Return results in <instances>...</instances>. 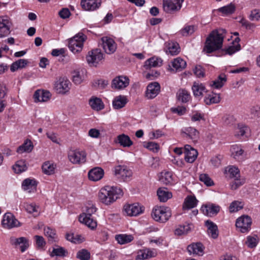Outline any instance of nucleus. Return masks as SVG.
<instances>
[{
  "mask_svg": "<svg viewBox=\"0 0 260 260\" xmlns=\"http://www.w3.org/2000/svg\"><path fill=\"white\" fill-rule=\"evenodd\" d=\"M122 194V190L120 188L106 186L101 189L98 197L101 202L109 205L114 203Z\"/></svg>",
  "mask_w": 260,
  "mask_h": 260,
  "instance_id": "obj_1",
  "label": "nucleus"
},
{
  "mask_svg": "<svg viewBox=\"0 0 260 260\" xmlns=\"http://www.w3.org/2000/svg\"><path fill=\"white\" fill-rule=\"evenodd\" d=\"M223 36L218 31L213 30L207 38L204 50L207 53H211L221 48Z\"/></svg>",
  "mask_w": 260,
  "mask_h": 260,
  "instance_id": "obj_2",
  "label": "nucleus"
},
{
  "mask_svg": "<svg viewBox=\"0 0 260 260\" xmlns=\"http://www.w3.org/2000/svg\"><path fill=\"white\" fill-rule=\"evenodd\" d=\"M172 215L170 208L164 206H155L152 210L151 216L156 221L165 223Z\"/></svg>",
  "mask_w": 260,
  "mask_h": 260,
  "instance_id": "obj_3",
  "label": "nucleus"
},
{
  "mask_svg": "<svg viewBox=\"0 0 260 260\" xmlns=\"http://www.w3.org/2000/svg\"><path fill=\"white\" fill-rule=\"evenodd\" d=\"M86 38V36L82 32H79L69 40L68 46L70 50L74 53L80 52Z\"/></svg>",
  "mask_w": 260,
  "mask_h": 260,
  "instance_id": "obj_4",
  "label": "nucleus"
},
{
  "mask_svg": "<svg viewBox=\"0 0 260 260\" xmlns=\"http://www.w3.org/2000/svg\"><path fill=\"white\" fill-rule=\"evenodd\" d=\"M184 0H163L164 11L168 14H174L181 10Z\"/></svg>",
  "mask_w": 260,
  "mask_h": 260,
  "instance_id": "obj_5",
  "label": "nucleus"
},
{
  "mask_svg": "<svg viewBox=\"0 0 260 260\" xmlns=\"http://www.w3.org/2000/svg\"><path fill=\"white\" fill-rule=\"evenodd\" d=\"M4 228L10 229L21 225L20 222L15 218L11 213L8 212L5 214L2 221Z\"/></svg>",
  "mask_w": 260,
  "mask_h": 260,
  "instance_id": "obj_6",
  "label": "nucleus"
},
{
  "mask_svg": "<svg viewBox=\"0 0 260 260\" xmlns=\"http://www.w3.org/2000/svg\"><path fill=\"white\" fill-rule=\"evenodd\" d=\"M102 47L105 52L108 54L114 53L117 48V45L114 40L108 37H103L101 39Z\"/></svg>",
  "mask_w": 260,
  "mask_h": 260,
  "instance_id": "obj_7",
  "label": "nucleus"
},
{
  "mask_svg": "<svg viewBox=\"0 0 260 260\" xmlns=\"http://www.w3.org/2000/svg\"><path fill=\"white\" fill-rule=\"evenodd\" d=\"M103 59V54L99 49L91 50L86 56V60L90 66H96Z\"/></svg>",
  "mask_w": 260,
  "mask_h": 260,
  "instance_id": "obj_8",
  "label": "nucleus"
},
{
  "mask_svg": "<svg viewBox=\"0 0 260 260\" xmlns=\"http://www.w3.org/2000/svg\"><path fill=\"white\" fill-rule=\"evenodd\" d=\"M12 23L7 16H0V38H4L10 34Z\"/></svg>",
  "mask_w": 260,
  "mask_h": 260,
  "instance_id": "obj_9",
  "label": "nucleus"
},
{
  "mask_svg": "<svg viewBox=\"0 0 260 260\" xmlns=\"http://www.w3.org/2000/svg\"><path fill=\"white\" fill-rule=\"evenodd\" d=\"M251 223V219L249 216L243 215L237 219L236 226L242 233H245L249 231Z\"/></svg>",
  "mask_w": 260,
  "mask_h": 260,
  "instance_id": "obj_10",
  "label": "nucleus"
},
{
  "mask_svg": "<svg viewBox=\"0 0 260 260\" xmlns=\"http://www.w3.org/2000/svg\"><path fill=\"white\" fill-rule=\"evenodd\" d=\"M68 158L72 164H82L86 161V154L84 151L72 150L68 154Z\"/></svg>",
  "mask_w": 260,
  "mask_h": 260,
  "instance_id": "obj_11",
  "label": "nucleus"
},
{
  "mask_svg": "<svg viewBox=\"0 0 260 260\" xmlns=\"http://www.w3.org/2000/svg\"><path fill=\"white\" fill-rule=\"evenodd\" d=\"M114 174L116 177L123 181H128L132 176V171L124 166H117L115 168Z\"/></svg>",
  "mask_w": 260,
  "mask_h": 260,
  "instance_id": "obj_12",
  "label": "nucleus"
},
{
  "mask_svg": "<svg viewBox=\"0 0 260 260\" xmlns=\"http://www.w3.org/2000/svg\"><path fill=\"white\" fill-rule=\"evenodd\" d=\"M71 83L64 78H60L55 83V89L58 93L65 94L70 89Z\"/></svg>",
  "mask_w": 260,
  "mask_h": 260,
  "instance_id": "obj_13",
  "label": "nucleus"
},
{
  "mask_svg": "<svg viewBox=\"0 0 260 260\" xmlns=\"http://www.w3.org/2000/svg\"><path fill=\"white\" fill-rule=\"evenodd\" d=\"M10 243L14 245L16 248L18 246L22 252L25 251L29 247V243L28 240L24 237H20L16 238L12 237L10 239Z\"/></svg>",
  "mask_w": 260,
  "mask_h": 260,
  "instance_id": "obj_14",
  "label": "nucleus"
},
{
  "mask_svg": "<svg viewBox=\"0 0 260 260\" xmlns=\"http://www.w3.org/2000/svg\"><path fill=\"white\" fill-rule=\"evenodd\" d=\"M129 84V79L126 77L118 76L112 82L111 87L115 89H121L127 87Z\"/></svg>",
  "mask_w": 260,
  "mask_h": 260,
  "instance_id": "obj_15",
  "label": "nucleus"
},
{
  "mask_svg": "<svg viewBox=\"0 0 260 260\" xmlns=\"http://www.w3.org/2000/svg\"><path fill=\"white\" fill-rule=\"evenodd\" d=\"M160 85L157 82H152L148 84L146 91V96L149 99L154 98L160 91Z\"/></svg>",
  "mask_w": 260,
  "mask_h": 260,
  "instance_id": "obj_16",
  "label": "nucleus"
},
{
  "mask_svg": "<svg viewBox=\"0 0 260 260\" xmlns=\"http://www.w3.org/2000/svg\"><path fill=\"white\" fill-rule=\"evenodd\" d=\"M220 207L218 205L213 204H209L201 207V210L205 214L212 217L217 214L220 211Z\"/></svg>",
  "mask_w": 260,
  "mask_h": 260,
  "instance_id": "obj_17",
  "label": "nucleus"
},
{
  "mask_svg": "<svg viewBox=\"0 0 260 260\" xmlns=\"http://www.w3.org/2000/svg\"><path fill=\"white\" fill-rule=\"evenodd\" d=\"M184 153L185 154V159L187 162L189 163L193 162L196 159L198 154L197 150L189 145H186L185 146Z\"/></svg>",
  "mask_w": 260,
  "mask_h": 260,
  "instance_id": "obj_18",
  "label": "nucleus"
},
{
  "mask_svg": "<svg viewBox=\"0 0 260 260\" xmlns=\"http://www.w3.org/2000/svg\"><path fill=\"white\" fill-rule=\"evenodd\" d=\"M181 133L183 137L189 138L193 142L197 141L199 138V132L192 127L185 128L181 131Z\"/></svg>",
  "mask_w": 260,
  "mask_h": 260,
  "instance_id": "obj_19",
  "label": "nucleus"
},
{
  "mask_svg": "<svg viewBox=\"0 0 260 260\" xmlns=\"http://www.w3.org/2000/svg\"><path fill=\"white\" fill-rule=\"evenodd\" d=\"M124 210L128 216H137L142 213V207L138 204H127L124 206Z\"/></svg>",
  "mask_w": 260,
  "mask_h": 260,
  "instance_id": "obj_20",
  "label": "nucleus"
},
{
  "mask_svg": "<svg viewBox=\"0 0 260 260\" xmlns=\"http://www.w3.org/2000/svg\"><path fill=\"white\" fill-rule=\"evenodd\" d=\"M104 175V171L100 167H95L91 169L88 173L89 179L93 181H98L101 180Z\"/></svg>",
  "mask_w": 260,
  "mask_h": 260,
  "instance_id": "obj_21",
  "label": "nucleus"
},
{
  "mask_svg": "<svg viewBox=\"0 0 260 260\" xmlns=\"http://www.w3.org/2000/svg\"><path fill=\"white\" fill-rule=\"evenodd\" d=\"M51 96V93L48 90H37L34 94L36 102H46L48 101Z\"/></svg>",
  "mask_w": 260,
  "mask_h": 260,
  "instance_id": "obj_22",
  "label": "nucleus"
},
{
  "mask_svg": "<svg viewBox=\"0 0 260 260\" xmlns=\"http://www.w3.org/2000/svg\"><path fill=\"white\" fill-rule=\"evenodd\" d=\"M81 5L86 11H94L101 6V0H81Z\"/></svg>",
  "mask_w": 260,
  "mask_h": 260,
  "instance_id": "obj_23",
  "label": "nucleus"
},
{
  "mask_svg": "<svg viewBox=\"0 0 260 260\" xmlns=\"http://www.w3.org/2000/svg\"><path fill=\"white\" fill-rule=\"evenodd\" d=\"M187 251L190 254L198 255H203L204 247L200 242L193 243L187 246Z\"/></svg>",
  "mask_w": 260,
  "mask_h": 260,
  "instance_id": "obj_24",
  "label": "nucleus"
},
{
  "mask_svg": "<svg viewBox=\"0 0 260 260\" xmlns=\"http://www.w3.org/2000/svg\"><path fill=\"white\" fill-rule=\"evenodd\" d=\"M37 184L38 183L35 179L26 178L22 182V188L30 193L37 190Z\"/></svg>",
  "mask_w": 260,
  "mask_h": 260,
  "instance_id": "obj_25",
  "label": "nucleus"
},
{
  "mask_svg": "<svg viewBox=\"0 0 260 260\" xmlns=\"http://www.w3.org/2000/svg\"><path fill=\"white\" fill-rule=\"evenodd\" d=\"M162 62L161 58L154 56L145 61L144 68L146 70H148L151 68L159 67L162 64Z\"/></svg>",
  "mask_w": 260,
  "mask_h": 260,
  "instance_id": "obj_26",
  "label": "nucleus"
},
{
  "mask_svg": "<svg viewBox=\"0 0 260 260\" xmlns=\"http://www.w3.org/2000/svg\"><path fill=\"white\" fill-rule=\"evenodd\" d=\"M205 225L207 228L208 235L213 239H216L218 236V230L217 225L210 220L205 221Z\"/></svg>",
  "mask_w": 260,
  "mask_h": 260,
  "instance_id": "obj_27",
  "label": "nucleus"
},
{
  "mask_svg": "<svg viewBox=\"0 0 260 260\" xmlns=\"http://www.w3.org/2000/svg\"><path fill=\"white\" fill-rule=\"evenodd\" d=\"M157 250L155 249H146L141 250L137 256V260L148 259L156 256Z\"/></svg>",
  "mask_w": 260,
  "mask_h": 260,
  "instance_id": "obj_28",
  "label": "nucleus"
},
{
  "mask_svg": "<svg viewBox=\"0 0 260 260\" xmlns=\"http://www.w3.org/2000/svg\"><path fill=\"white\" fill-rule=\"evenodd\" d=\"M79 220L80 222L84 223L91 230L95 229L97 226V222L90 216L85 215H80L79 217Z\"/></svg>",
  "mask_w": 260,
  "mask_h": 260,
  "instance_id": "obj_29",
  "label": "nucleus"
},
{
  "mask_svg": "<svg viewBox=\"0 0 260 260\" xmlns=\"http://www.w3.org/2000/svg\"><path fill=\"white\" fill-rule=\"evenodd\" d=\"M115 142L123 147H129L133 144V142L129 137L123 134L118 135Z\"/></svg>",
  "mask_w": 260,
  "mask_h": 260,
  "instance_id": "obj_30",
  "label": "nucleus"
},
{
  "mask_svg": "<svg viewBox=\"0 0 260 260\" xmlns=\"http://www.w3.org/2000/svg\"><path fill=\"white\" fill-rule=\"evenodd\" d=\"M127 102L126 96L119 95L116 96L113 101V107L115 109H119L125 106Z\"/></svg>",
  "mask_w": 260,
  "mask_h": 260,
  "instance_id": "obj_31",
  "label": "nucleus"
},
{
  "mask_svg": "<svg viewBox=\"0 0 260 260\" xmlns=\"http://www.w3.org/2000/svg\"><path fill=\"white\" fill-rule=\"evenodd\" d=\"M158 199L160 202H165L172 197V193L166 188H159L157 191Z\"/></svg>",
  "mask_w": 260,
  "mask_h": 260,
  "instance_id": "obj_32",
  "label": "nucleus"
},
{
  "mask_svg": "<svg viewBox=\"0 0 260 260\" xmlns=\"http://www.w3.org/2000/svg\"><path fill=\"white\" fill-rule=\"evenodd\" d=\"M198 202L194 196H188L185 199L183 208V209H192L197 206Z\"/></svg>",
  "mask_w": 260,
  "mask_h": 260,
  "instance_id": "obj_33",
  "label": "nucleus"
},
{
  "mask_svg": "<svg viewBox=\"0 0 260 260\" xmlns=\"http://www.w3.org/2000/svg\"><path fill=\"white\" fill-rule=\"evenodd\" d=\"M44 234L48 238V242L52 244L57 240V236L54 230L49 227L45 228L44 229Z\"/></svg>",
  "mask_w": 260,
  "mask_h": 260,
  "instance_id": "obj_34",
  "label": "nucleus"
},
{
  "mask_svg": "<svg viewBox=\"0 0 260 260\" xmlns=\"http://www.w3.org/2000/svg\"><path fill=\"white\" fill-rule=\"evenodd\" d=\"M89 104L92 109L97 111L101 110L104 108V105L102 100L96 97L92 96L89 100Z\"/></svg>",
  "mask_w": 260,
  "mask_h": 260,
  "instance_id": "obj_35",
  "label": "nucleus"
},
{
  "mask_svg": "<svg viewBox=\"0 0 260 260\" xmlns=\"http://www.w3.org/2000/svg\"><path fill=\"white\" fill-rule=\"evenodd\" d=\"M226 80V75L224 74H222L218 77L217 79L212 81V83L210 84V85L216 89H219L223 86Z\"/></svg>",
  "mask_w": 260,
  "mask_h": 260,
  "instance_id": "obj_36",
  "label": "nucleus"
},
{
  "mask_svg": "<svg viewBox=\"0 0 260 260\" xmlns=\"http://www.w3.org/2000/svg\"><path fill=\"white\" fill-rule=\"evenodd\" d=\"M177 98L182 103H186L190 99V95L186 90L184 89H180L177 93Z\"/></svg>",
  "mask_w": 260,
  "mask_h": 260,
  "instance_id": "obj_37",
  "label": "nucleus"
},
{
  "mask_svg": "<svg viewBox=\"0 0 260 260\" xmlns=\"http://www.w3.org/2000/svg\"><path fill=\"white\" fill-rule=\"evenodd\" d=\"M231 156L235 159L239 160L244 152V150L240 146L237 145H233L231 148Z\"/></svg>",
  "mask_w": 260,
  "mask_h": 260,
  "instance_id": "obj_38",
  "label": "nucleus"
},
{
  "mask_svg": "<svg viewBox=\"0 0 260 260\" xmlns=\"http://www.w3.org/2000/svg\"><path fill=\"white\" fill-rule=\"evenodd\" d=\"M28 61L25 59H20L13 62L10 67V70L14 72L19 69H22L27 64Z\"/></svg>",
  "mask_w": 260,
  "mask_h": 260,
  "instance_id": "obj_39",
  "label": "nucleus"
},
{
  "mask_svg": "<svg viewBox=\"0 0 260 260\" xmlns=\"http://www.w3.org/2000/svg\"><path fill=\"white\" fill-rule=\"evenodd\" d=\"M225 172L226 174L229 175L231 178H239L240 176L239 169L235 166H228L226 168Z\"/></svg>",
  "mask_w": 260,
  "mask_h": 260,
  "instance_id": "obj_40",
  "label": "nucleus"
},
{
  "mask_svg": "<svg viewBox=\"0 0 260 260\" xmlns=\"http://www.w3.org/2000/svg\"><path fill=\"white\" fill-rule=\"evenodd\" d=\"M172 64L176 71H181L186 67V63L183 59L177 57L173 60Z\"/></svg>",
  "mask_w": 260,
  "mask_h": 260,
  "instance_id": "obj_41",
  "label": "nucleus"
},
{
  "mask_svg": "<svg viewBox=\"0 0 260 260\" xmlns=\"http://www.w3.org/2000/svg\"><path fill=\"white\" fill-rule=\"evenodd\" d=\"M42 169L45 174L50 175L54 173L55 166L53 163L46 161L42 165Z\"/></svg>",
  "mask_w": 260,
  "mask_h": 260,
  "instance_id": "obj_42",
  "label": "nucleus"
},
{
  "mask_svg": "<svg viewBox=\"0 0 260 260\" xmlns=\"http://www.w3.org/2000/svg\"><path fill=\"white\" fill-rule=\"evenodd\" d=\"M220 101V98L219 94L214 93L207 95L204 99V101L207 105L217 104L219 103Z\"/></svg>",
  "mask_w": 260,
  "mask_h": 260,
  "instance_id": "obj_43",
  "label": "nucleus"
},
{
  "mask_svg": "<svg viewBox=\"0 0 260 260\" xmlns=\"http://www.w3.org/2000/svg\"><path fill=\"white\" fill-rule=\"evenodd\" d=\"M27 167L26 162L23 160L17 161L13 167L15 173L19 174L26 170Z\"/></svg>",
  "mask_w": 260,
  "mask_h": 260,
  "instance_id": "obj_44",
  "label": "nucleus"
},
{
  "mask_svg": "<svg viewBox=\"0 0 260 260\" xmlns=\"http://www.w3.org/2000/svg\"><path fill=\"white\" fill-rule=\"evenodd\" d=\"M115 239L120 244H124L133 240L134 237L131 235L121 234L116 235Z\"/></svg>",
  "mask_w": 260,
  "mask_h": 260,
  "instance_id": "obj_45",
  "label": "nucleus"
},
{
  "mask_svg": "<svg viewBox=\"0 0 260 260\" xmlns=\"http://www.w3.org/2000/svg\"><path fill=\"white\" fill-rule=\"evenodd\" d=\"M160 181L164 184L168 185L173 182V175L170 172H165L161 173Z\"/></svg>",
  "mask_w": 260,
  "mask_h": 260,
  "instance_id": "obj_46",
  "label": "nucleus"
},
{
  "mask_svg": "<svg viewBox=\"0 0 260 260\" xmlns=\"http://www.w3.org/2000/svg\"><path fill=\"white\" fill-rule=\"evenodd\" d=\"M33 148L32 143L30 141H25L22 145L20 146L17 149V152L22 153L24 152H30Z\"/></svg>",
  "mask_w": 260,
  "mask_h": 260,
  "instance_id": "obj_47",
  "label": "nucleus"
},
{
  "mask_svg": "<svg viewBox=\"0 0 260 260\" xmlns=\"http://www.w3.org/2000/svg\"><path fill=\"white\" fill-rule=\"evenodd\" d=\"M192 90L193 95L195 96H199L202 95L203 92L205 90V87L202 84L194 82L192 86Z\"/></svg>",
  "mask_w": 260,
  "mask_h": 260,
  "instance_id": "obj_48",
  "label": "nucleus"
},
{
  "mask_svg": "<svg viewBox=\"0 0 260 260\" xmlns=\"http://www.w3.org/2000/svg\"><path fill=\"white\" fill-rule=\"evenodd\" d=\"M68 251L62 247L57 246L56 248H53L52 255L59 257H64L67 255Z\"/></svg>",
  "mask_w": 260,
  "mask_h": 260,
  "instance_id": "obj_49",
  "label": "nucleus"
},
{
  "mask_svg": "<svg viewBox=\"0 0 260 260\" xmlns=\"http://www.w3.org/2000/svg\"><path fill=\"white\" fill-rule=\"evenodd\" d=\"M168 52L172 55H177L179 52V44L176 42H170L168 44Z\"/></svg>",
  "mask_w": 260,
  "mask_h": 260,
  "instance_id": "obj_50",
  "label": "nucleus"
},
{
  "mask_svg": "<svg viewBox=\"0 0 260 260\" xmlns=\"http://www.w3.org/2000/svg\"><path fill=\"white\" fill-rule=\"evenodd\" d=\"M191 230L189 224L180 225L179 228L175 231V234L178 236L186 234Z\"/></svg>",
  "mask_w": 260,
  "mask_h": 260,
  "instance_id": "obj_51",
  "label": "nucleus"
},
{
  "mask_svg": "<svg viewBox=\"0 0 260 260\" xmlns=\"http://www.w3.org/2000/svg\"><path fill=\"white\" fill-rule=\"evenodd\" d=\"M235 5L231 3L229 5L219 8L218 11L224 14L228 15L233 14L235 11Z\"/></svg>",
  "mask_w": 260,
  "mask_h": 260,
  "instance_id": "obj_52",
  "label": "nucleus"
},
{
  "mask_svg": "<svg viewBox=\"0 0 260 260\" xmlns=\"http://www.w3.org/2000/svg\"><path fill=\"white\" fill-rule=\"evenodd\" d=\"M90 257L89 252L85 249L79 250L77 253V258L80 260H89Z\"/></svg>",
  "mask_w": 260,
  "mask_h": 260,
  "instance_id": "obj_53",
  "label": "nucleus"
},
{
  "mask_svg": "<svg viewBox=\"0 0 260 260\" xmlns=\"http://www.w3.org/2000/svg\"><path fill=\"white\" fill-rule=\"evenodd\" d=\"M197 29L195 25H187L181 29V33L184 36L192 35Z\"/></svg>",
  "mask_w": 260,
  "mask_h": 260,
  "instance_id": "obj_54",
  "label": "nucleus"
},
{
  "mask_svg": "<svg viewBox=\"0 0 260 260\" xmlns=\"http://www.w3.org/2000/svg\"><path fill=\"white\" fill-rule=\"evenodd\" d=\"M108 84V81L103 79L95 80L92 82V86L96 88L104 89Z\"/></svg>",
  "mask_w": 260,
  "mask_h": 260,
  "instance_id": "obj_55",
  "label": "nucleus"
},
{
  "mask_svg": "<svg viewBox=\"0 0 260 260\" xmlns=\"http://www.w3.org/2000/svg\"><path fill=\"white\" fill-rule=\"evenodd\" d=\"M243 207V204L238 201L233 202L229 207V209L231 212H237Z\"/></svg>",
  "mask_w": 260,
  "mask_h": 260,
  "instance_id": "obj_56",
  "label": "nucleus"
},
{
  "mask_svg": "<svg viewBox=\"0 0 260 260\" xmlns=\"http://www.w3.org/2000/svg\"><path fill=\"white\" fill-rule=\"evenodd\" d=\"M240 49L241 46L240 44H235L229 46L228 48L223 50L222 51L225 52V54L231 55L235 53L236 52L239 51Z\"/></svg>",
  "mask_w": 260,
  "mask_h": 260,
  "instance_id": "obj_57",
  "label": "nucleus"
},
{
  "mask_svg": "<svg viewBox=\"0 0 260 260\" xmlns=\"http://www.w3.org/2000/svg\"><path fill=\"white\" fill-rule=\"evenodd\" d=\"M96 211V208L95 207L91 204H88L86 207L85 212L83 213L81 215H87V216L91 217L92 214L94 213Z\"/></svg>",
  "mask_w": 260,
  "mask_h": 260,
  "instance_id": "obj_58",
  "label": "nucleus"
},
{
  "mask_svg": "<svg viewBox=\"0 0 260 260\" xmlns=\"http://www.w3.org/2000/svg\"><path fill=\"white\" fill-rule=\"evenodd\" d=\"M200 180L204 182L207 186H211L213 184V182L209 176L205 174H202L200 175Z\"/></svg>",
  "mask_w": 260,
  "mask_h": 260,
  "instance_id": "obj_59",
  "label": "nucleus"
},
{
  "mask_svg": "<svg viewBox=\"0 0 260 260\" xmlns=\"http://www.w3.org/2000/svg\"><path fill=\"white\" fill-rule=\"evenodd\" d=\"M243 183L244 182L241 181V180L239 179V178H234V180L230 183L231 188L233 190H236L239 187L242 185Z\"/></svg>",
  "mask_w": 260,
  "mask_h": 260,
  "instance_id": "obj_60",
  "label": "nucleus"
},
{
  "mask_svg": "<svg viewBox=\"0 0 260 260\" xmlns=\"http://www.w3.org/2000/svg\"><path fill=\"white\" fill-rule=\"evenodd\" d=\"M144 146L145 147L151 151H152L153 152H157L159 148L158 144L153 142H148L146 145H144Z\"/></svg>",
  "mask_w": 260,
  "mask_h": 260,
  "instance_id": "obj_61",
  "label": "nucleus"
},
{
  "mask_svg": "<svg viewBox=\"0 0 260 260\" xmlns=\"http://www.w3.org/2000/svg\"><path fill=\"white\" fill-rule=\"evenodd\" d=\"M193 73L199 78L203 77L205 75L204 70L201 66H197L193 70Z\"/></svg>",
  "mask_w": 260,
  "mask_h": 260,
  "instance_id": "obj_62",
  "label": "nucleus"
},
{
  "mask_svg": "<svg viewBox=\"0 0 260 260\" xmlns=\"http://www.w3.org/2000/svg\"><path fill=\"white\" fill-rule=\"evenodd\" d=\"M246 244L249 248L255 247L257 245L256 239L254 237L248 236L247 238Z\"/></svg>",
  "mask_w": 260,
  "mask_h": 260,
  "instance_id": "obj_63",
  "label": "nucleus"
},
{
  "mask_svg": "<svg viewBox=\"0 0 260 260\" xmlns=\"http://www.w3.org/2000/svg\"><path fill=\"white\" fill-rule=\"evenodd\" d=\"M250 19L252 21L258 20L260 19V12L258 10H253L251 11Z\"/></svg>",
  "mask_w": 260,
  "mask_h": 260,
  "instance_id": "obj_64",
  "label": "nucleus"
}]
</instances>
